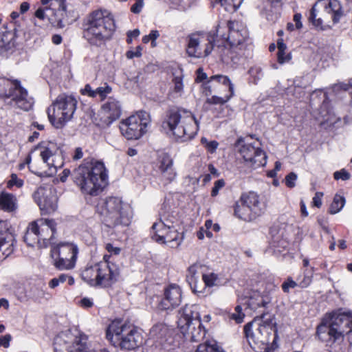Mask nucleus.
Here are the masks:
<instances>
[{
    "label": "nucleus",
    "instance_id": "nucleus-1",
    "mask_svg": "<svg viewBox=\"0 0 352 352\" xmlns=\"http://www.w3.org/2000/svg\"><path fill=\"white\" fill-rule=\"evenodd\" d=\"M72 177L83 193L93 196L102 190L108 180L104 164L99 161H85L74 170Z\"/></svg>",
    "mask_w": 352,
    "mask_h": 352
},
{
    "label": "nucleus",
    "instance_id": "nucleus-2",
    "mask_svg": "<svg viewBox=\"0 0 352 352\" xmlns=\"http://www.w3.org/2000/svg\"><path fill=\"white\" fill-rule=\"evenodd\" d=\"M217 38L221 37L229 43L230 48L225 46H217V50L222 60L228 57L234 63H237L239 56L243 54V42L248 36V32L245 26L239 21H228L226 26L218 25L216 29Z\"/></svg>",
    "mask_w": 352,
    "mask_h": 352
},
{
    "label": "nucleus",
    "instance_id": "nucleus-3",
    "mask_svg": "<svg viewBox=\"0 0 352 352\" xmlns=\"http://www.w3.org/2000/svg\"><path fill=\"white\" fill-rule=\"evenodd\" d=\"M244 332L250 346L256 352H272L277 346L276 329L271 322L263 320V315L248 323Z\"/></svg>",
    "mask_w": 352,
    "mask_h": 352
},
{
    "label": "nucleus",
    "instance_id": "nucleus-4",
    "mask_svg": "<svg viewBox=\"0 0 352 352\" xmlns=\"http://www.w3.org/2000/svg\"><path fill=\"white\" fill-rule=\"evenodd\" d=\"M162 127L166 133L185 142L192 139L198 131V121L190 111L185 109L170 110Z\"/></svg>",
    "mask_w": 352,
    "mask_h": 352
},
{
    "label": "nucleus",
    "instance_id": "nucleus-5",
    "mask_svg": "<svg viewBox=\"0 0 352 352\" xmlns=\"http://www.w3.org/2000/svg\"><path fill=\"white\" fill-rule=\"evenodd\" d=\"M83 36L92 45H98L108 38L115 29L113 15L107 10L91 12L84 23Z\"/></svg>",
    "mask_w": 352,
    "mask_h": 352
},
{
    "label": "nucleus",
    "instance_id": "nucleus-6",
    "mask_svg": "<svg viewBox=\"0 0 352 352\" xmlns=\"http://www.w3.org/2000/svg\"><path fill=\"white\" fill-rule=\"evenodd\" d=\"M352 332V314L333 312L326 316L318 327L317 334L325 342H334Z\"/></svg>",
    "mask_w": 352,
    "mask_h": 352
},
{
    "label": "nucleus",
    "instance_id": "nucleus-7",
    "mask_svg": "<svg viewBox=\"0 0 352 352\" xmlns=\"http://www.w3.org/2000/svg\"><path fill=\"white\" fill-rule=\"evenodd\" d=\"M97 212L108 227L129 226L133 216L130 206L116 197H109L101 201L97 206Z\"/></svg>",
    "mask_w": 352,
    "mask_h": 352
},
{
    "label": "nucleus",
    "instance_id": "nucleus-8",
    "mask_svg": "<svg viewBox=\"0 0 352 352\" xmlns=\"http://www.w3.org/2000/svg\"><path fill=\"white\" fill-rule=\"evenodd\" d=\"M106 337L114 346L126 350L135 349L142 343V336L138 330L120 320H114L109 325Z\"/></svg>",
    "mask_w": 352,
    "mask_h": 352
},
{
    "label": "nucleus",
    "instance_id": "nucleus-9",
    "mask_svg": "<svg viewBox=\"0 0 352 352\" xmlns=\"http://www.w3.org/2000/svg\"><path fill=\"white\" fill-rule=\"evenodd\" d=\"M120 275L118 267L106 261L87 266L81 273L84 281L91 286L107 287L117 281Z\"/></svg>",
    "mask_w": 352,
    "mask_h": 352
},
{
    "label": "nucleus",
    "instance_id": "nucleus-10",
    "mask_svg": "<svg viewBox=\"0 0 352 352\" xmlns=\"http://www.w3.org/2000/svg\"><path fill=\"white\" fill-rule=\"evenodd\" d=\"M0 99L6 105L16 107L25 111L30 110L34 100L19 80L0 78Z\"/></svg>",
    "mask_w": 352,
    "mask_h": 352
},
{
    "label": "nucleus",
    "instance_id": "nucleus-11",
    "mask_svg": "<svg viewBox=\"0 0 352 352\" xmlns=\"http://www.w3.org/2000/svg\"><path fill=\"white\" fill-rule=\"evenodd\" d=\"M177 325L181 333L190 335L193 342H198L206 335V330L200 319L199 307L197 305L186 304L178 312Z\"/></svg>",
    "mask_w": 352,
    "mask_h": 352
},
{
    "label": "nucleus",
    "instance_id": "nucleus-12",
    "mask_svg": "<svg viewBox=\"0 0 352 352\" xmlns=\"http://www.w3.org/2000/svg\"><path fill=\"white\" fill-rule=\"evenodd\" d=\"M77 103L72 96L59 95L47 110L50 123L56 129L63 128L72 119Z\"/></svg>",
    "mask_w": 352,
    "mask_h": 352
},
{
    "label": "nucleus",
    "instance_id": "nucleus-13",
    "mask_svg": "<svg viewBox=\"0 0 352 352\" xmlns=\"http://www.w3.org/2000/svg\"><path fill=\"white\" fill-rule=\"evenodd\" d=\"M97 352L91 348L88 337L78 329L60 333L54 340V352Z\"/></svg>",
    "mask_w": 352,
    "mask_h": 352
},
{
    "label": "nucleus",
    "instance_id": "nucleus-14",
    "mask_svg": "<svg viewBox=\"0 0 352 352\" xmlns=\"http://www.w3.org/2000/svg\"><path fill=\"white\" fill-rule=\"evenodd\" d=\"M152 229L155 232L153 238L157 242L167 243L176 241L179 237L182 230L177 212H164L161 214L160 221L153 225Z\"/></svg>",
    "mask_w": 352,
    "mask_h": 352
},
{
    "label": "nucleus",
    "instance_id": "nucleus-15",
    "mask_svg": "<svg viewBox=\"0 0 352 352\" xmlns=\"http://www.w3.org/2000/svg\"><path fill=\"white\" fill-rule=\"evenodd\" d=\"M342 14V8L339 1L318 0L311 10L309 19L315 26H320L330 20L334 23H338Z\"/></svg>",
    "mask_w": 352,
    "mask_h": 352
},
{
    "label": "nucleus",
    "instance_id": "nucleus-16",
    "mask_svg": "<svg viewBox=\"0 0 352 352\" xmlns=\"http://www.w3.org/2000/svg\"><path fill=\"white\" fill-rule=\"evenodd\" d=\"M151 123L149 114L144 111H139L121 122L120 129L128 140H138L146 131Z\"/></svg>",
    "mask_w": 352,
    "mask_h": 352
},
{
    "label": "nucleus",
    "instance_id": "nucleus-17",
    "mask_svg": "<svg viewBox=\"0 0 352 352\" xmlns=\"http://www.w3.org/2000/svg\"><path fill=\"white\" fill-rule=\"evenodd\" d=\"M216 34L194 33L188 36L186 52L194 58L206 57L210 54L214 47Z\"/></svg>",
    "mask_w": 352,
    "mask_h": 352
},
{
    "label": "nucleus",
    "instance_id": "nucleus-18",
    "mask_svg": "<svg viewBox=\"0 0 352 352\" xmlns=\"http://www.w3.org/2000/svg\"><path fill=\"white\" fill-rule=\"evenodd\" d=\"M78 248L73 243L63 242L52 248L51 255L54 265L60 270H72L75 267Z\"/></svg>",
    "mask_w": 352,
    "mask_h": 352
},
{
    "label": "nucleus",
    "instance_id": "nucleus-19",
    "mask_svg": "<svg viewBox=\"0 0 352 352\" xmlns=\"http://www.w3.org/2000/svg\"><path fill=\"white\" fill-rule=\"evenodd\" d=\"M235 147L246 166L252 169H256L266 164L265 153L255 143L248 142L243 138H239L235 143Z\"/></svg>",
    "mask_w": 352,
    "mask_h": 352
},
{
    "label": "nucleus",
    "instance_id": "nucleus-20",
    "mask_svg": "<svg viewBox=\"0 0 352 352\" xmlns=\"http://www.w3.org/2000/svg\"><path fill=\"white\" fill-rule=\"evenodd\" d=\"M35 151H39L43 162L48 166L51 173H56L58 168L63 166L61 150L56 143L49 142L39 144Z\"/></svg>",
    "mask_w": 352,
    "mask_h": 352
},
{
    "label": "nucleus",
    "instance_id": "nucleus-21",
    "mask_svg": "<svg viewBox=\"0 0 352 352\" xmlns=\"http://www.w3.org/2000/svg\"><path fill=\"white\" fill-rule=\"evenodd\" d=\"M182 300V288L177 284H170L164 289V298L159 307L162 310L173 309L180 305Z\"/></svg>",
    "mask_w": 352,
    "mask_h": 352
},
{
    "label": "nucleus",
    "instance_id": "nucleus-22",
    "mask_svg": "<svg viewBox=\"0 0 352 352\" xmlns=\"http://www.w3.org/2000/svg\"><path fill=\"white\" fill-rule=\"evenodd\" d=\"M41 241V248H46L54 243V235L56 232V223L54 220L39 219L34 221Z\"/></svg>",
    "mask_w": 352,
    "mask_h": 352
},
{
    "label": "nucleus",
    "instance_id": "nucleus-23",
    "mask_svg": "<svg viewBox=\"0 0 352 352\" xmlns=\"http://www.w3.org/2000/svg\"><path fill=\"white\" fill-rule=\"evenodd\" d=\"M14 236L9 232V224L0 220V260L9 256L13 251Z\"/></svg>",
    "mask_w": 352,
    "mask_h": 352
},
{
    "label": "nucleus",
    "instance_id": "nucleus-24",
    "mask_svg": "<svg viewBox=\"0 0 352 352\" xmlns=\"http://www.w3.org/2000/svg\"><path fill=\"white\" fill-rule=\"evenodd\" d=\"M241 197L242 204L248 206L256 218L264 213L266 204L257 193L249 192L242 194Z\"/></svg>",
    "mask_w": 352,
    "mask_h": 352
},
{
    "label": "nucleus",
    "instance_id": "nucleus-25",
    "mask_svg": "<svg viewBox=\"0 0 352 352\" xmlns=\"http://www.w3.org/2000/svg\"><path fill=\"white\" fill-rule=\"evenodd\" d=\"M173 160L167 153H161L158 157V169L166 183L172 182L176 176L173 167Z\"/></svg>",
    "mask_w": 352,
    "mask_h": 352
},
{
    "label": "nucleus",
    "instance_id": "nucleus-26",
    "mask_svg": "<svg viewBox=\"0 0 352 352\" xmlns=\"http://www.w3.org/2000/svg\"><path fill=\"white\" fill-rule=\"evenodd\" d=\"M43 191V190H38L35 195V199H37V195H42V197L37 200L38 205L43 213H51L57 208L56 198L51 193L45 195Z\"/></svg>",
    "mask_w": 352,
    "mask_h": 352
},
{
    "label": "nucleus",
    "instance_id": "nucleus-27",
    "mask_svg": "<svg viewBox=\"0 0 352 352\" xmlns=\"http://www.w3.org/2000/svg\"><path fill=\"white\" fill-rule=\"evenodd\" d=\"M102 111L111 121L118 119L121 115V106L116 99L110 98L102 106Z\"/></svg>",
    "mask_w": 352,
    "mask_h": 352
},
{
    "label": "nucleus",
    "instance_id": "nucleus-28",
    "mask_svg": "<svg viewBox=\"0 0 352 352\" xmlns=\"http://www.w3.org/2000/svg\"><path fill=\"white\" fill-rule=\"evenodd\" d=\"M270 302L268 296L262 295L260 292L254 291L249 296L246 304L250 309L256 311L258 308L265 307Z\"/></svg>",
    "mask_w": 352,
    "mask_h": 352
},
{
    "label": "nucleus",
    "instance_id": "nucleus-29",
    "mask_svg": "<svg viewBox=\"0 0 352 352\" xmlns=\"http://www.w3.org/2000/svg\"><path fill=\"white\" fill-rule=\"evenodd\" d=\"M234 215L245 221H252L256 219L255 215L252 213L250 207L246 204H242L241 197L239 200L236 203L234 207Z\"/></svg>",
    "mask_w": 352,
    "mask_h": 352
},
{
    "label": "nucleus",
    "instance_id": "nucleus-30",
    "mask_svg": "<svg viewBox=\"0 0 352 352\" xmlns=\"http://www.w3.org/2000/svg\"><path fill=\"white\" fill-rule=\"evenodd\" d=\"M201 268V265L196 263L190 265L187 270L186 280L190 288H195V290L197 289V283L199 282V280H201L199 277L202 274Z\"/></svg>",
    "mask_w": 352,
    "mask_h": 352
},
{
    "label": "nucleus",
    "instance_id": "nucleus-31",
    "mask_svg": "<svg viewBox=\"0 0 352 352\" xmlns=\"http://www.w3.org/2000/svg\"><path fill=\"white\" fill-rule=\"evenodd\" d=\"M15 30L0 33V50L8 52L12 50L15 47Z\"/></svg>",
    "mask_w": 352,
    "mask_h": 352
},
{
    "label": "nucleus",
    "instance_id": "nucleus-32",
    "mask_svg": "<svg viewBox=\"0 0 352 352\" xmlns=\"http://www.w3.org/2000/svg\"><path fill=\"white\" fill-rule=\"evenodd\" d=\"M16 208V199L12 194L6 192L0 193V210L10 212Z\"/></svg>",
    "mask_w": 352,
    "mask_h": 352
},
{
    "label": "nucleus",
    "instance_id": "nucleus-33",
    "mask_svg": "<svg viewBox=\"0 0 352 352\" xmlns=\"http://www.w3.org/2000/svg\"><path fill=\"white\" fill-rule=\"evenodd\" d=\"M45 283L42 280L31 283L27 291V295L34 300H38L45 296Z\"/></svg>",
    "mask_w": 352,
    "mask_h": 352
},
{
    "label": "nucleus",
    "instance_id": "nucleus-34",
    "mask_svg": "<svg viewBox=\"0 0 352 352\" xmlns=\"http://www.w3.org/2000/svg\"><path fill=\"white\" fill-rule=\"evenodd\" d=\"M24 241L30 246L37 245L41 248V241L34 221L29 225L24 236Z\"/></svg>",
    "mask_w": 352,
    "mask_h": 352
},
{
    "label": "nucleus",
    "instance_id": "nucleus-35",
    "mask_svg": "<svg viewBox=\"0 0 352 352\" xmlns=\"http://www.w3.org/2000/svg\"><path fill=\"white\" fill-rule=\"evenodd\" d=\"M345 198L338 194H336L334 197L333 202L329 207V213L334 214L339 212L345 205Z\"/></svg>",
    "mask_w": 352,
    "mask_h": 352
},
{
    "label": "nucleus",
    "instance_id": "nucleus-36",
    "mask_svg": "<svg viewBox=\"0 0 352 352\" xmlns=\"http://www.w3.org/2000/svg\"><path fill=\"white\" fill-rule=\"evenodd\" d=\"M214 82L227 86L230 94L231 95L234 94V85L231 83L230 78L227 76L221 74L212 76L208 82Z\"/></svg>",
    "mask_w": 352,
    "mask_h": 352
},
{
    "label": "nucleus",
    "instance_id": "nucleus-37",
    "mask_svg": "<svg viewBox=\"0 0 352 352\" xmlns=\"http://www.w3.org/2000/svg\"><path fill=\"white\" fill-rule=\"evenodd\" d=\"M66 281H67L69 285L74 284V279L72 276L65 274H61L57 278H52L49 283V286L53 289L57 287L60 283H63Z\"/></svg>",
    "mask_w": 352,
    "mask_h": 352
},
{
    "label": "nucleus",
    "instance_id": "nucleus-38",
    "mask_svg": "<svg viewBox=\"0 0 352 352\" xmlns=\"http://www.w3.org/2000/svg\"><path fill=\"white\" fill-rule=\"evenodd\" d=\"M168 331V327L165 324H157L152 327L151 334L156 338H162L166 336Z\"/></svg>",
    "mask_w": 352,
    "mask_h": 352
},
{
    "label": "nucleus",
    "instance_id": "nucleus-39",
    "mask_svg": "<svg viewBox=\"0 0 352 352\" xmlns=\"http://www.w3.org/2000/svg\"><path fill=\"white\" fill-rule=\"evenodd\" d=\"M202 280L206 287H211L217 285L218 281V276L214 273L202 274Z\"/></svg>",
    "mask_w": 352,
    "mask_h": 352
},
{
    "label": "nucleus",
    "instance_id": "nucleus-40",
    "mask_svg": "<svg viewBox=\"0 0 352 352\" xmlns=\"http://www.w3.org/2000/svg\"><path fill=\"white\" fill-rule=\"evenodd\" d=\"M232 96L230 94L224 97L213 96L211 98H207L206 102L211 104H223L228 102Z\"/></svg>",
    "mask_w": 352,
    "mask_h": 352
},
{
    "label": "nucleus",
    "instance_id": "nucleus-41",
    "mask_svg": "<svg viewBox=\"0 0 352 352\" xmlns=\"http://www.w3.org/2000/svg\"><path fill=\"white\" fill-rule=\"evenodd\" d=\"M196 352H222L215 344H201L197 346Z\"/></svg>",
    "mask_w": 352,
    "mask_h": 352
},
{
    "label": "nucleus",
    "instance_id": "nucleus-42",
    "mask_svg": "<svg viewBox=\"0 0 352 352\" xmlns=\"http://www.w3.org/2000/svg\"><path fill=\"white\" fill-rule=\"evenodd\" d=\"M214 1L220 3L222 6H224L226 10L228 12H234L238 8L234 3V0H214Z\"/></svg>",
    "mask_w": 352,
    "mask_h": 352
},
{
    "label": "nucleus",
    "instance_id": "nucleus-43",
    "mask_svg": "<svg viewBox=\"0 0 352 352\" xmlns=\"http://www.w3.org/2000/svg\"><path fill=\"white\" fill-rule=\"evenodd\" d=\"M111 91V87L107 85H105L104 87H99L96 89V97L99 96L101 100H104Z\"/></svg>",
    "mask_w": 352,
    "mask_h": 352
},
{
    "label": "nucleus",
    "instance_id": "nucleus-44",
    "mask_svg": "<svg viewBox=\"0 0 352 352\" xmlns=\"http://www.w3.org/2000/svg\"><path fill=\"white\" fill-rule=\"evenodd\" d=\"M23 185V181L19 178H18L16 174H12L10 176V179L8 180L7 183V186L8 188H12L13 186H16L18 188H21Z\"/></svg>",
    "mask_w": 352,
    "mask_h": 352
},
{
    "label": "nucleus",
    "instance_id": "nucleus-45",
    "mask_svg": "<svg viewBox=\"0 0 352 352\" xmlns=\"http://www.w3.org/2000/svg\"><path fill=\"white\" fill-rule=\"evenodd\" d=\"M245 314L242 313V308L240 305H237L235 307V312L232 313L230 316V318L234 320L236 323H241L243 322Z\"/></svg>",
    "mask_w": 352,
    "mask_h": 352
},
{
    "label": "nucleus",
    "instance_id": "nucleus-46",
    "mask_svg": "<svg viewBox=\"0 0 352 352\" xmlns=\"http://www.w3.org/2000/svg\"><path fill=\"white\" fill-rule=\"evenodd\" d=\"M298 285L297 283L293 280L291 278H288L283 284L282 289L285 293H289L290 289H294Z\"/></svg>",
    "mask_w": 352,
    "mask_h": 352
},
{
    "label": "nucleus",
    "instance_id": "nucleus-47",
    "mask_svg": "<svg viewBox=\"0 0 352 352\" xmlns=\"http://www.w3.org/2000/svg\"><path fill=\"white\" fill-rule=\"evenodd\" d=\"M297 175L292 172L285 177V184L288 188H292L296 186V181L297 179Z\"/></svg>",
    "mask_w": 352,
    "mask_h": 352
},
{
    "label": "nucleus",
    "instance_id": "nucleus-48",
    "mask_svg": "<svg viewBox=\"0 0 352 352\" xmlns=\"http://www.w3.org/2000/svg\"><path fill=\"white\" fill-rule=\"evenodd\" d=\"M333 177L335 179H342L346 181L350 179L351 175L345 169H342L340 171H336L333 173Z\"/></svg>",
    "mask_w": 352,
    "mask_h": 352
},
{
    "label": "nucleus",
    "instance_id": "nucleus-49",
    "mask_svg": "<svg viewBox=\"0 0 352 352\" xmlns=\"http://www.w3.org/2000/svg\"><path fill=\"white\" fill-rule=\"evenodd\" d=\"M225 186V182L223 179H219L216 181L214 184V186L211 191V196L216 197L220 189H221Z\"/></svg>",
    "mask_w": 352,
    "mask_h": 352
},
{
    "label": "nucleus",
    "instance_id": "nucleus-50",
    "mask_svg": "<svg viewBox=\"0 0 352 352\" xmlns=\"http://www.w3.org/2000/svg\"><path fill=\"white\" fill-rule=\"evenodd\" d=\"M142 47L138 46L134 50L128 51L126 54V56L129 59H131L135 57H140L142 55Z\"/></svg>",
    "mask_w": 352,
    "mask_h": 352
},
{
    "label": "nucleus",
    "instance_id": "nucleus-51",
    "mask_svg": "<svg viewBox=\"0 0 352 352\" xmlns=\"http://www.w3.org/2000/svg\"><path fill=\"white\" fill-rule=\"evenodd\" d=\"M80 92L82 95H86L91 98L96 97V89H93L89 84H87L83 89H81Z\"/></svg>",
    "mask_w": 352,
    "mask_h": 352
},
{
    "label": "nucleus",
    "instance_id": "nucleus-52",
    "mask_svg": "<svg viewBox=\"0 0 352 352\" xmlns=\"http://www.w3.org/2000/svg\"><path fill=\"white\" fill-rule=\"evenodd\" d=\"M143 6L144 0H135V3L131 8V11L134 14H139Z\"/></svg>",
    "mask_w": 352,
    "mask_h": 352
},
{
    "label": "nucleus",
    "instance_id": "nucleus-53",
    "mask_svg": "<svg viewBox=\"0 0 352 352\" xmlns=\"http://www.w3.org/2000/svg\"><path fill=\"white\" fill-rule=\"evenodd\" d=\"M277 56H278V61L280 64L288 62L292 58V56L290 54H285V51H283L281 52H278Z\"/></svg>",
    "mask_w": 352,
    "mask_h": 352
},
{
    "label": "nucleus",
    "instance_id": "nucleus-54",
    "mask_svg": "<svg viewBox=\"0 0 352 352\" xmlns=\"http://www.w3.org/2000/svg\"><path fill=\"white\" fill-rule=\"evenodd\" d=\"M174 90L175 92L180 93L183 89L182 79L180 77H175L173 79Z\"/></svg>",
    "mask_w": 352,
    "mask_h": 352
},
{
    "label": "nucleus",
    "instance_id": "nucleus-55",
    "mask_svg": "<svg viewBox=\"0 0 352 352\" xmlns=\"http://www.w3.org/2000/svg\"><path fill=\"white\" fill-rule=\"evenodd\" d=\"M323 194L322 192H316L315 196L313 197V205L317 208H320L322 206V197Z\"/></svg>",
    "mask_w": 352,
    "mask_h": 352
},
{
    "label": "nucleus",
    "instance_id": "nucleus-56",
    "mask_svg": "<svg viewBox=\"0 0 352 352\" xmlns=\"http://www.w3.org/2000/svg\"><path fill=\"white\" fill-rule=\"evenodd\" d=\"M11 336L7 334L0 338V346L8 348L10 346V342L11 340Z\"/></svg>",
    "mask_w": 352,
    "mask_h": 352
},
{
    "label": "nucleus",
    "instance_id": "nucleus-57",
    "mask_svg": "<svg viewBox=\"0 0 352 352\" xmlns=\"http://www.w3.org/2000/svg\"><path fill=\"white\" fill-rule=\"evenodd\" d=\"M140 34V32L138 29H135L132 31H129L127 32V43H131L133 41V38L138 37Z\"/></svg>",
    "mask_w": 352,
    "mask_h": 352
},
{
    "label": "nucleus",
    "instance_id": "nucleus-58",
    "mask_svg": "<svg viewBox=\"0 0 352 352\" xmlns=\"http://www.w3.org/2000/svg\"><path fill=\"white\" fill-rule=\"evenodd\" d=\"M106 250L111 254L118 255L120 252V248L118 247H114L111 243H107Z\"/></svg>",
    "mask_w": 352,
    "mask_h": 352
},
{
    "label": "nucleus",
    "instance_id": "nucleus-59",
    "mask_svg": "<svg viewBox=\"0 0 352 352\" xmlns=\"http://www.w3.org/2000/svg\"><path fill=\"white\" fill-rule=\"evenodd\" d=\"M197 289L195 290V288H191V289L192 290V292L194 293H196V294H203L204 293V290L206 289V287L204 284V282L201 280H199V282L197 283Z\"/></svg>",
    "mask_w": 352,
    "mask_h": 352
},
{
    "label": "nucleus",
    "instance_id": "nucleus-60",
    "mask_svg": "<svg viewBox=\"0 0 352 352\" xmlns=\"http://www.w3.org/2000/svg\"><path fill=\"white\" fill-rule=\"evenodd\" d=\"M218 145L219 143L217 141H210L207 143L206 148L210 153H212L217 148Z\"/></svg>",
    "mask_w": 352,
    "mask_h": 352
},
{
    "label": "nucleus",
    "instance_id": "nucleus-61",
    "mask_svg": "<svg viewBox=\"0 0 352 352\" xmlns=\"http://www.w3.org/2000/svg\"><path fill=\"white\" fill-rule=\"evenodd\" d=\"M207 78V74L204 72L202 68H199L197 71V82H201Z\"/></svg>",
    "mask_w": 352,
    "mask_h": 352
},
{
    "label": "nucleus",
    "instance_id": "nucleus-62",
    "mask_svg": "<svg viewBox=\"0 0 352 352\" xmlns=\"http://www.w3.org/2000/svg\"><path fill=\"white\" fill-rule=\"evenodd\" d=\"M80 305L84 308L91 307L94 305L93 301L89 298H83L80 300Z\"/></svg>",
    "mask_w": 352,
    "mask_h": 352
},
{
    "label": "nucleus",
    "instance_id": "nucleus-63",
    "mask_svg": "<svg viewBox=\"0 0 352 352\" xmlns=\"http://www.w3.org/2000/svg\"><path fill=\"white\" fill-rule=\"evenodd\" d=\"M311 276L305 275L304 279L299 283L300 287H307L311 283Z\"/></svg>",
    "mask_w": 352,
    "mask_h": 352
},
{
    "label": "nucleus",
    "instance_id": "nucleus-64",
    "mask_svg": "<svg viewBox=\"0 0 352 352\" xmlns=\"http://www.w3.org/2000/svg\"><path fill=\"white\" fill-rule=\"evenodd\" d=\"M82 156H83V153H82V148L80 147L76 148L74 151L73 159L74 160H78L81 159L82 157Z\"/></svg>",
    "mask_w": 352,
    "mask_h": 352
}]
</instances>
